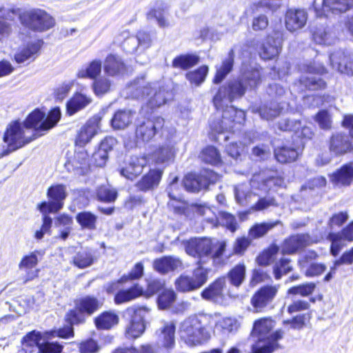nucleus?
<instances>
[{
  "mask_svg": "<svg viewBox=\"0 0 353 353\" xmlns=\"http://www.w3.org/2000/svg\"><path fill=\"white\" fill-rule=\"evenodd\" d=\"M307 21V13L303 9H289L285 14V27L290 32L303 28Z\"/></svg>",
  "mask_w": 353,
  "mask_h": 353,
  "instance_id": "b1692460",
  "label": "nucleus"
},
{
  "mask_svg": "<svg viewBox=\"0 0 353 353\" xmlns=\"http://www.w3.org/2000/svg\"><path fill=\"white\" fill-rule=\"evenodd\" d=\"M278 223L279 221L256 223L250 229L249 236L252 239L260 238L274 228Z\"/></svg>",
  "mask_w": 353,
  "mask_h": 353,
  "instance_id": "864d4df0",
  "label": "nucleus"
},
{
  "mask_svg": "<svg viewBox=\"0 0 353 353\" xmlns=\"http://www.w3.org/2000/svg\"><path fill=\"white\" fill-rule=\"evenodd\" d=\"M330 65L342 74L353 75V54L339 50L330 55Z\"/></svg>",
  "mask_w": 353,
  "mask_h": 353,
  "instance_id": "f3484780",
  "label": "nucleus"
},
{
  "mask_svg": "<svg viewBox=\"0 0 353 353\" xmlns=\"http://www.w3.org/2000/svg\"><path fill=\"white\" fill-rule=\"evenodd\" d=\"M300 152V146L292 148L288 145H284L275 149L274 156L279 162L287 163L296 161Z\"/></svg>",
  "mask_w": 353,
  "mask_h": 353,
  "instance_id": "72a5a7b5",
  "label": "nucleus"
},
{
  "mask_svg": "<svg viewBox=\"0 0 353 353\" xmlns=\"http://www.w3.org/2000/svg\"><path fill=\"white\" fill-rule=\"evenodd\" d=\"M142 293V288L135 285L128 290H119L114 296V302L116 304H121L139 297Z\"/></svg>",
  "mask_w": 353,
  "mask_h": 353,
  "instance_id": "79ce46f5",
  "label": "nucleus"
},
{
  "mask_svg": "<svg viewBox=\"0 0 353 353\" xmlns=\"http://www.w3.org/2000/svg\"><path fill=\"white\" fill-rule=\"evenodd\" d=\"M228 276L230 283L232 285L235 287H239L245 279V265L243 264L236 265L229 272Z\"/></svg>",
  "mask_w": 353,
  "mask_h": 353,
  "instance_id": "3c124183",
  "label": "nucleus"
},
{
  "mask_svg": "<svg viewBox=\"0 0 353 353\" xmlns=\"http://www.w3.org/2000/svg\"><path fill=\"white\" fill-rule=\"evenodd\" d=\"M181 260L176 256H166L155 259L153 261V268L161 274H165L181 268Z\"/></svg>",
  "mask_w": 353,
  "mask_h": 353,
  "instance_id": "bb28decb",
  "label": "nucleus"
},
{
  "mask_svg": "<svg viewBox=\"0 0 353 353\" xmlns=\"http://www.w3.org/2000/svg\"><path fill=\"white\" fill-rule=\"evenodd\" d=\"M75 305L79 310L91 315L101 307L102 303L95 296L88 295L77 300Z\"/></svg>",
  "mask_w": 353,
  "mask_h": 353,
  "instance_id": "f704fd0d",
  "label": "nucleus"
},
{
  "mask_svg": "<svg viewBox=\"0 0 353 353\" xmlns=\"http://www.w3.org/2000/svg\"><path fill=\"white\" fill-rule=\"evenodd\" d=\"M45 115L44 112L35 110L23 122L26 129L30 134H36V138L41 136L42 132L48 131L57 125L61 118V111L59 108H53L43 120Z\"/></svg>",
  "mask_w": 353,
  "mask_h": 353,
  "instance_id": "39448f33",
  "label": "nucleus"
},
{
  "mask_svg": "<svg viewBox=\"0 0 353 353\" xmlns=\"http://www.w3.org/2000/svg\"><path fill=\"white\" fill-rule=\"evenodd\" d=\"M274 327V322L269 318L254 322L252 334L257 341L252 346V353H272L279 347L278 341L282 339L283 332L279 330L272 332Z\"/></svg>",
  "mask_w": 353,
  "mask_h": 353,
  "instance_id": "7ed1b4c3",
  "label": "nucleus"
},
{
  "mask_svg": "<svg viewBox=\"0 0 353 353\" xmlns=\"http://www.w3.org/2000/svg\"><path fill=\"white\" fill-rule=\"evenodd\" d=\"M133 117L134 114L131 110H118L111 120L112 126L117 130L124 129L132 123Z\"/></svg>",
  "mask_w": 353,
  "mask_h": 353,
  "instance_id": "a19ab883",
  "label": "nucleus"
},
{
  "mask_svg": "<svg viewBox=\"0 0 353 353\" xmlns=\"http://www.w3.org/2000/svg\"><path fill=\"white\" fill-rule=\"evenodd\" d=\"M300 70L305 73L299 81L301 87L308 90H317L325 87V82L322 79L312 76L313 74H322L326 72L325 68L319 60L309 64H303Z\"/></svg>",
  "mask_w": 353,
  "mask_h": 353,
  "instance_id": "1a4fd4ad",
  "label": "nucleus"
},
{
  "mask_svg": "<svg viewBox=\"0 0 353 353\" xmlns=\"http://www.w3.org/2000/svg\"><path fill=\"white\" fill-rule=\"evenodd\" d=\"M226 286L225 279L219 278L205 288L201 293L203 299L218 304L225 301L224 290Z\"/></svg>",
  "mask_w": 353,
  "mask_h": 353,
  "instance_id": "6ab92c4d",
  "label": "nucleus"
},
{
  "mask_svg": "<svg viewBox=\"0 0 353 353\" xmlns=\"http://www.w3.org/2000/svg\"><path fill=\"white\" fill-rule=\"evenodd\" d=\"M284 185V180L279 176L269 177L259 184L258 180L254 178L250 185L242 183L234 188V195L236 202L243 206L248 205L253 199L252 197H260L259 191L266 193L274 187H281Z\"/></svg>",
  "mask_w": 353,
  "mask_h": 353,
  "instance_id": "20e7f679",
  "label": "nucleus"
},
{
  "mask_svg": "<svg viewBox=\"0 0 353 353\" xmlns=\"http://www.w3.org/2000/svg\"><path fill=\"white\" fill-rule=\"evenodd\" d=\"M148 163V160L145 156H130L121 165L119 173L128 179L134 180L143 172Z\"/></svg>",
  "mask_w": 353,
  "mask_h": 353,
  "instance_id": "ddd939ff",
  "label": "nucleus"
},
{
  "mask_svg": "<svg viewBox=\"0 0 353 353\" xmlns=\"http://www.w3.org/2000/svg\"><path fill=\"white\" fill-rule=\"evenodd\" d=\"M201 158L205 163L212 165H216L221 161L219 151L213 146H208L203 149Z\"/></svg>",
  "mask_w": 353,
  "mask_h": 353,
  "instance_id": "680f3d73",
  "label": "nucleus"
},
{
  "mask_svg": "<svg viewBox=\"0 0 353 353\" xmlns=\"http://www.w3.org/2000/svg\"><path fill=\"white\" fill-rule=\"evenodd\" d=\"M261 68L254 64H243L239 79L249 90L256 88L261 82Z\"/></svg>",
  "mask_w": 353,
  "mask_h": 353,
  "instance_id": "aec40b11",
  "label": "nucleus"
},
{
  "mask_svg": "<svg viewBox=\"0 0 353 353\" xmlns=\"http://www.w3.org/2000/svg\"><path fill=\"white\" fill-rule=\"evenodd\" d=\"M175 325L172 322L164 325L161 331L160 337L163 340V345L167 347H172L174 344Z\"/></svg>",
  "mask_w": 353,
  "mask_h": 353,
  "instance_id": "6e6d98bb",
  "label": "nucleus"
},
{
  "mask_svg": "<svg viewBox=\"0 0 353 353\" xmlns=\"http://www.w3.org/2000/svg\"><path fill=\"white\" fill-rule=\"evenodd\" d=\"M150 311V309L146 306L133 305L127 308L125 313L130 321L145 325V319Z\"/></svg>",
  "mask_w": 353,
  "mask_h": 353,
  "instance_id": "37998d69",
  "label": "nucleus"
},
{
  "mask_svg": "<svg viewBox=\"0 0 353 353\" xmlns=\"http://www.w3.org/2000/svg\"><path fill=\"white\" fill-rule=\"evenodd\" d=\"M145 330V325L129 321L125 330V336L128 339H135L140 337Z\"/></svg>",
  "mask_w": 353,
  "mask_h": 353,
  "instance_id": "4d7b16f0",
  "label": "nucleus"
},
{
  "mask_svg": "<svg viewBox=\"0 0 353 353\" xmlns=\"http://www.w3.org/2000/svg\"><path fill=\"white\" fill-rule=\"evenodd\" d=\"M234 51L231 49L228 57L223 60L220 66H216V72L213 79L214 83H221L226 76L232 71L234 65Z\"/></svg>",
  "mask_w": 353,
  "mask_h": 353,
  "instance_id": "e433bc0d",
  "label": "nucleus"
},
{
  "mask_svg": "<svg viewBox=\"0 0 353 353\" xmlns=\"http://www.w3.org/2000/svg\"><path fill=\"white\" fill-rule=\"evenodd\" d=\"M119 316L114 312H103L94 319V323L99 330H110L119 323Z\"/></svg>",
  "mask_w": 353,
  "mask_h": 353,
  "instance_id": "4c0bfd02",
  "label": "nucleus"
},
{
  "mask_svg": "<svg viewBox=\"0 0 353 353\" xmlns=\"http://www.w3.org/2000/svg\"><path fill=\"white\" fill-rule=\"evenodd\" d=\"M219 175L210 170H204L200 174H188L183 181V186L188 192H197L206 189L210 183L219 180Z\"/></svg>",
  "mask_w": 353,
  "mask_h": 353,
  "instance_id": "9b49d317",
  "label": "nucleus"
},
{
  "mask_svg": "<svg viewBox=\"0 0 353 353\" xmlns=\"http://www.w3.org/2000/svg\"><path fill=\"white\" fill-rule=\"evenodd\" d=\"M21 23L28 28L37 32H45L53 28L54 19L41 9H32L19 14Z\"/></svg>",
  "mask_w": 353,
  "mask_h": 353,
  "instance_id": "6e6552de",
  "label": "nucleus"
},
{
  "mask_svg": "<svg viewBox=\"0 0 353 353\" xmlns=\"http://www.w3.org/2000/svg\"><path fill=\"white\" fill-rule=\"evenodd\" d=\"M316 288V284L312 282L306 283L290 288L288 293L290 294H300L302 296H307L313 293Z\"/></svg>",
  "mask_w": 353,
  "mask_h": 353,
  "instance_id": "e2e57ef3",
  "label": "nucleus"
},
{
  "mask_svg": "<svg viewBox=\"0 0 353 353\" xmlns=\"http://www.w3.org/2000/svg\"><path fill=\"white\" fill-rule=\"evenodd\" d=\"M247 90L249 89L239 78L230 81L220 87L214 97L213 103L217 110L226 106L221 121H210L211 137L214 141H221L223 139V141H226L229 137L225 133L239 130L245 121L244 111L238 110L232 105L228 106V104L233 100L242 97Z\"/></svg>",
  "mask_w": 353,
  "mask_h": 353,
  "instance_id": "f257e3e1",
  "label": "nucleus"
},
{
  "mask_svg": "<svg viewBox=\"0 0 353 353\" xmlns=\"http://www.w3.org/2000/svg\"><path fill=\"white\" fill-rule=\"evenodd\" d=\"M98 130L99 126L96 119L88 121L81 128L76 139V143L80 146H83L97 133Z\"/></svg>",
  "mask_w": 353,
  "mask_h": 353,
  "instance_id": "c756f323",
  "label": "nucleus"
},
{
  "mask_svg": "<svg viewBox=\"0 0 353 353\" xmlns=\"http://www.w3.org/2000/svg\"><path fill=\"white\" fill-rule=\"evenodd\" d=\"M292 270L290 261L287 259H281L274 266V274L276 279L279 280L283 274H285Z\"/></svg>",
  "mask_w": 353,
  "mask_h": 353,
  "instance_id": "69168bd1",
  "label": "nucleus"
},
{
  "mask_svg": "<svg viewBox=\"0 0 353 353\" xmlns=\"http://www.w3.org/2000/svg\"><path fill=\"white\" fill-rule=\"evenodd\" d=\"M39 251H34L29 254L24 256L19 263V269L26 272L25 282L31 281L37 276L38 270H33L39 262Z\"/></svg>",
  "mask_w": 353,
  "mask_h": 353,
  "instance_id": "cd10ccee",
  "label": "nucleus"
},
{
  "mask_svg": "<svg viewBox=\"0 0 353 353\" xmlns=\"http://www.w3.org/2000/svg\"><path fill=\"white\" fill-rule=\"evenodd\" d=\"M174 284L176 290L181 292H189L197 290L190 276L185 273L176 279Z\"/></svg>",
  "mask_w": 353,
  "mask_h": 353,
  "instance_id": "603ef678",
  "label": "nucleus"
},
{
  "mask_svg": "<svg viewBox=\"0 0 353 353\" xmlns=\"http://www.w3.org/2000/svg\"><path fill=\"white\" fill-rule=\"evenodd\" d=\"M40 47L39 41L28 43L15 54V61L20 64H28L34 60Z\"/></svg>",
  "mask_w": 353,
  "mask_h": 353,
  "instance_id": "c85d7f7f",
  "label": "nucleus"
},
{
  "mask_svg": "<svg viewBox=\"0 0 353 353\" xmlns=\"http://www.w3.org/2000/svg\"><path fill=\"white\" fill-rule=\"evenodd\" d=\"M279 248L276 245H271L268 250H264L256 259L257 263L261 265H267L272 260L278 252Z\"/></svg>",
  "mask_w": 353,
  "mask_h": 353,
  "instance_id": "338daca9",
  "label": "nucleus"
},
{
  "mask_svg": "<svg viewBox=\"0 0 353 353\" xmlns=\"http://www.w3.org/2000/svg\"><path fill=\"white\" fill-rule=\"evenodd\" d=\"M313 242V240L307 234L292 235L283 241L281 250L283 254H294Z\"/></svg>",
  "mask_w": 353,
  "mask_h": 353,
  "instance_id": "4be33fe9",
  "label": "nucleus"
},
{
  "mask_svg": "<svg viewBox=\"0 0 353 353\" xmlns=\"http://www.w3.org/2000/svg\"><path fill=\"white\" fill-rule=\"evenodd\" d=\"M41 333L36 331H32L27 334L22 340L23 348L26 352H32L34 349L39 352V347L42 345Z\"/></svg>",
  "mask_w": 353,
  "mask_h": 353,
  "instance_id": "a18cd8bd",
  "label": "nucleus"
},
{
  "mask_svg": "<svg viewBox=\"0 0 353 353\" xmlns=\"http://www.w3.org/2000/svg\"><path fill=\"white\" fill-rule=\"evenodd\" d=\"M218 248L212 254L214 245L212 241L207 238L192 239L185 243L186 253L195 258H199L200 261L205 257L219 258L225 251L226 244L225 242L218 243Z\"/></svg>",
  "mask_w": 353,
  "mask_h": 353,
  "instance_id": "423d86ee",
  "label": "nucleus"
},
{
  "mask_svg": "<svg viewBox=\"0 0 353 353\" xmlns=\"http://www.w3.org/2000/svg\"><path fill=\"white\" fill-rule=\"evenodd\" d=\"M285 104L283 102L272 101L269 104H265L259 110L261 117L265 120H271L277 117L285 108Z\"/></svg>",
  "mask_w": 353,
  "mask_h": 353,
  "instance_id": "ea45409f",
  "label": "nucleus"
},
{
  "mask_svg": "<svg viewBox=\"0 0 353 353\" xmlns=\"http://www.w3.org/2000/svg\"><path fill=\"white\" fill-rule=\"evenodd\" d=\"M103 70L109 77H120L127 72V66L120 56L110 54L103 62Z\"/></svg>",
  "mask_w": 353,
  "mask_h": 353,
  "instance_id": "5701e85b",
  "label": "nucleus"
},
{
  "mask_svg": "<svg viewBox=\"0 0 353 353\" xmlns=\"http://www.w3.org/2000/svg\"><path fill=\"white\" fill-rule=\"evenodd\" d=\"M168 12V6L163 1H158L156 3L154 8L148 13V19H155L161 28L168 27L170 23L166 17Z\"/></svg>",
  "mask_w": 353,
  "mask_h": 353,
  "instance_id": "2f4dec72",
  "label": "nucleus"
},
{
  "mask_svg": "<svg viewBox=\"0 0 353 353\" xmlns=\"http://www.w3.org/2000/svg\"><path fill=\"white\" fill-rule=\"evenodd\" d=\"M313 39L320 45H331L335 40V35L330 30L320 26L314 30Z\"/></svg>",
  "mask_w": 353,
  "mask_h": 353,
  "instance_id": "de8ad7c7",
  "label": "nucleus"
},
{
  "mask_svg": "<svg viewBox=\"0 0 353 353\" xmlns=\"http://www.w3.org/2000/svg\"><path fill=\"white\" fill-rule=\"evenodd\" d=\"M199 61V57L195 54H181L173 59L172 65L175 68L188 70L196 65Z\"/></svg>",
  "mask_w": 353,
  "mask_h": 353,
  "instance_id": "49530a36",
  "label": "nucleus"
},
{
  "mask_svg": "<svg viewBox=\"0 0 353 353\" xmlns=\"http://www.w3.org/2000/svg\"><path fill=\"white\" fill-rule=\"evenodd\" d=\"M94 251L88 248L81 249L72 257V263L76 267L83 269L91 266L94 261Z\"/></svg>",
  "mask_w": 353,
  "mask_h": 353,
  "instance_id": "c9c22d12",
  "label": "nucleus"
},
{
  "mask_svg": "<svg viewBox=\"0 0 353 353\" xmlns=\"http://www.w3.org/2000/svg\"><path fill=\"white\" fill-rule=\"evenodd\" d=\"M162 172L159 170H150L137 182L136 187L141 191H147L157 186L161 179Z\"/></svg>",
  "mask_w": 353,
  "mask_h": 353,
  "instance_id": "58836bf2",
  "label": "nucleus"
},
{
  "mask_svg": "<svg viewBox=\"0 0 353 353\" xmlns=\"http://www.w3.org/2000/svg\"><path fill=\"white\" fill-rule=\"evenodd\" d=\"M208 73V67L207 65H202L196 70L187 72L185 77L191 84L199 86L204 82Z\"/></svg>",
  "mask_w": 353,
  "mask_h": 353,
  "instance_id": "8fccbe9b",
  "label": "nucleus"
},
{
  "mask_svg": "<svg viewBox=\"0 0 353 353\" xmlns=\"http://www.w3.org/2000/svg\"><path fill=\"white\" fill-rule=\"evenodd\" d=\"M92 101L91 97L82 93H77L66 104L67 114L73 115L87 107Z\"/></svg>",
  "mask_w": 353,
  "mask_h": 353,
  "instance_id": "7c9ffc66",
  "label": "nucleus"
},
{
  "mask_svg": "<svg viewBox=\"0 0 353 353\" xmlns=\"http://www.w3.org/2000/svg\"><path fill=\"white\" fill-rule=\"evenodd\" d=\"M196 212L202 216H206L205 219L212 223H219L221 225H225L232 232H234L236 229V221L235 217L228 212H220L219 215H215L212 210L205 205L196 204Z\"/></svg>",
  "mask_w": 353,
  "mask_h": 353,
  "instance_id": "f8f14e48",
  "label": "nucleus"
},
{
  "mask_svg": "<svg viewBox=\"0 0 353 353\" xmlns=\"http://www.w3.org/2000/svg\"><path fill=\"white\" fill-rule=\"evenodd\" d=\"M120 37L123 38L122 47L126 52L134 53L139 49L136 36H130L128 31H123Z\"/></svg>",
  "mask_w": 353,
  "mask_h": 353,
  "instance_id": "bf43d9fd",
  "label": "nucleus"
},
{
  "mask_svg": "<svg viewBox=\"0 0 353 353\" xmlns=\"http://www.w3.org/2000/svg\"><path fill=\"white\" fill-rule=\"evenodd\" d=\"M47 196L50 200L49 202L43 201L39 205L50 209V211L58 212L63 207L64 200L67 196L66 187L62 184H57L50 186L47 192Z\"/></svg>",
  "mask_w": 353,
  "mask_h": 353,
  "instance_id": "dca6fc26",
  "label": "nucleus"
},
{
  "mask_svg": "<svg viewBox=\"0 0 353 353\" xmlns=\"http://www.w3.org/2000/svg\"><path fill=\"white\" fill-rule=\"evenodd\" d=\"M97 195L99 200L106 203H111L116 200L117 192L116 190L110 186L101 185L97 190Z\"/></svg>",
  "mask_w": 353,
  "mask_h": 353,
  "instance_id": "052dcab7",
  "label": "nucleus"
},
{
  "mask_svg": "<svg viewBox=\"0 0 353 353\" xmlns=\"http://www.w3.org/2000/svg\"><path fill=\"white\" fill-rule=\"evenodd\" d=\"M101 72V61L100 60H93L89 65L85 68L81 69L78 72L79 78H90L95 79Z\"/></svg>",
  "mask_w": 353,
  "mask_h": 353,
  "instance_id": "5fc2aeb1",
  "label": "nucleus"
},
{
  "mask_svg": "<svg viewBox=\"0 0 353 353\" xmlns=\"http://www.w3.org/2000/svg\"><path fill=\"white\" fill-rule=\"evenodd\" d=\"M128 97L135 99H148V104L151 108L159 107L172 97L170 88L160 83H149L143 79L131 83L126 88Z\"/></svg>",
  "mask_w": 353,
  "mask_h": 353,
  "instance_id": "f03ea898",
  "label": "nucleus"
},
{
  "mask_svg": "<svg viewBox=\"0 0 353 353\" xmlns=\"http://www.w3.org/2000/svg\"><path fill=\"white\" fill-rule=\"evenodd\" d=\"M176 294L172 290H164L158 297V305L160 308L169 307L175 301Z\"/></svg>",
  "mask_w": 353,
  "mask_h": 353,
  "instance_id": "0e129e2a",
  "label": "nucleus"
},
{
  "mask_svg": "<svg viewBox=\"0 0 353 353\" xmlns=\"http://www.w3.org/2000/svg\"><path fill=\"white\" fill-rule=\"evenodd\" d=\"M76 220L83 229L94 230L97 228V216L90 212L83 211L78 213Z\"/></svg>",
  "mask_w": 353,
  "mask_h": 353,
  "instance_id": "09e8293b",
  "label": "nucleus"
},
{
  "mask_svg": "<svg viewBox=\"0 0 353 353\" xmlns=\"http://www.w3.org/2000/svg\"><path fill=\"white\" fill-rule=\"evenodd\" d=\"M332 183L337 187H347L353 182V161L342 165L330 176Z\"/></svg>",
  "mask_w": 353,
  "mask_h": 353,
  "instance_id": "393cba45",
  "label": "nucleus"
},
{
  "mask_svg": "<svg viewBox=\"0 0 353 353\" xmlns=\"http://www.w3.org/2000/svg\"><path fill=\"white\" fill-rule=\"evenodd\" d=\"M36 139V134H30L19 121L11 122L4 133L3 141L10 151H14Z\"/></svg>",
  "mask_w": 353,
  "mask_h": 353,
  "instance_id": "0eeeda50",
  "label": "nucleus"
},
{
  "mask_svg": "<svg viewBox=\"0 0 353 353\" xmlns=\"http://www.w3.org/2000/svg\"><path fill=\"white\" fill-rule=\"evenodd\" d=\"M164 122V119L161 117H155L143 121L137 126L136 138L139 141H150L162 130Z\"/></svg>",
  "mask_w": 353,
  "mask_h": 353,
  "instance_id": "2eb2a0df",
  "label": "nucleus"
},
{
  "mask_svg": "<svg viewBox=\"0 0 353 353\" xmlns=\"http://www.w3.org/2000/svg\"><path fill=\"white\" fill-rule=\"evenodd\" d=\"M278 292L276 285H266L256 291L251 299V303L256 312L261 311L270 304Z\"/></svg>",
  "mask_w": 353,
  "mask_h": 353,
  "instance_id": "a211bd4d",
  "label": "nucleus"
},
{
  "mask_svg": "<svg viewBox=\"0 0 353 353\" xmlns=\"http://www.w3.org/2000/svg\"><path fill=\"white\" fill-rule=\"evenodd\" d=\"M88 163V154L82 149L81 150L76 152L73 159L68 160L65 163V166L69 171H71V170H75L83 169L87 166Z\"/></svg>",
  "mask_w": 353,
  "mask_h": 353,
  "instance_id": "c03bdc74",
  "label": "nucleus"
},
{
  "mask_svg": "<svg viewBox=\"0 0 353 353\" xmlns=\"http://www.w3.org/2000/svg\"><path fill=\"white\" fill-rule=\"evenodd\" d=\"M329 150L334 156H341L353 151V143L346 134L335 133L330 139Z\"/></svg>",
  "mask_w": 353,
  "mask_h": 353,
  "instance_id": "412c9836",
  "label": "nucleus"
},
{
  "mask_svg": "<svg viewBox=\"0 0 353 353\" xmlns=\"http://www.w3.org/2000/svg\"><path fill=\"white\" fill-rule=\"evenodd\" d=\"M190 278L197 290H199L208 281V270L201 265H199L192 271Z\"/></svg>",
  "mask_w": 353,
  "mask_h": 353,
  "instance_id": "13d9d810",
  "label": "nucleus"
},
{
  "mask_svg": "<svg viewBox=\"0 0 353 353\" xmlns=\"http://www.w3.org/2000/svg\"><path fill=\"white\" fill-rule=\"evenodd\" d=\"M79 350L80 353H97L100 350V346L97 341L89 339L79 344Z\"/></svg>",
  "mask_w": 353,
  "mask_h": 353,
  "instance_id": "774afa93",
  "label": "nucleus"
},
{
  "mask_svg": "<svg viewBox=\"0 0 353 353\" xmlns=\"http://www.w3.org/2000/svg\"><path fill=\"white\" fill-rule=\"evenodd\" d=\"M181 336L190 345L200 344L204 339V328L196 316L185 319L180 327Z\"/></svg>",
  "mask_w": 353,
  "mask_h": 353,
  "instance_id": "9d476101",
  "label": "nucleus"
},
{
  "mask_svg": "<svg viewBox=\"0 0 353 353\" xmlns=\"http://www.w3.org/2000/svg\"><path fill=\"white\" fill-rule=\"evenodd\" d=\"M174 157V146L171 144H165L154 151L152 160L157 165L168 164L172 162Z\"/></svg>",
  "mask_w": 353,
  "mask_h": 353,
  "instance_id": "473e14b6",
  "label": "nucleus"
},
{
  "mask_svg": "<svg viewBox=\"0 0 353 353\" xmlns=\"http://www.w3.org/2000/svg\"><path fill=\"white\" fill-rule=\"evenodd\" d=\"M313 7L318 17L327 15L330 11L345 12L353 8V0H314Z\"/></svg>",
  "mask_w": 353,
  "mask_h": 353,
  "instance_id": "4468645a",
  "label": "nucleus"
},
{
  "mask_svg": "<svg viewBox=\"0 0 353 353\" xmlns=\"http://www.w3.org/2000/svg\"><path fill=\"white\" fill-rule=\"evenodd\" d=\"M281 50V39L276 37L269 36L262 44L259 54L263 59L268 60L276 57Z\"/></svg>",
  "mask_w": 353,
  "mask_h": 353,
  "instance_id": "a878e982",
  "label": "nucleus"
}]
</instances>
